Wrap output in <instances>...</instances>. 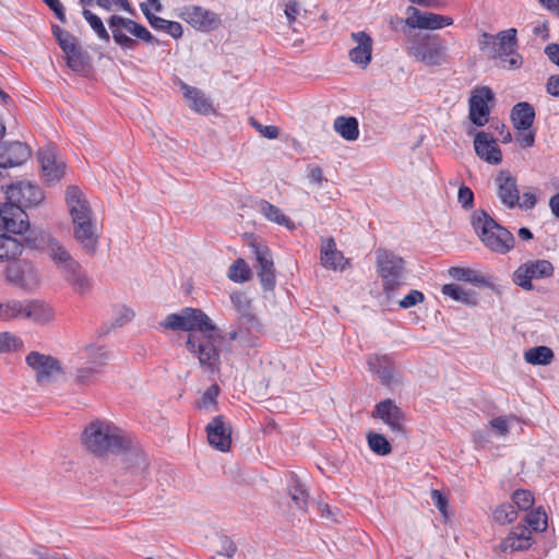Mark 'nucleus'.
I'll return each instance as SVG.
<instances>
[{"instance_id":"nucleus-45","label":"nucleus","mask_w":559,"mask_h":559,"mask_svg":"<svg viewBox=\"0 0 559 559\" xmlns=\"http://www.w3.org/2000/svg\"><path fill=\"white\" fill-rule=\"evenodd\" d=\"M512 501L519 510L526 511L533 507L535 499L530 490L518 489L512 495Z\"/></svg>"},{"instance_id":"nucleus-11","label":"nucleus","mask_w":559,"mask_h":559,"mask_svg":"<svg viewBox=\"0 0 559 559\" xmlns=\"http://www.w3.org/2000/svg\"><path fill=\"white\" fill-rule=\"evenodd\" d=\"M178 16L200 32H211L221 25V19L215 12L200 5L183 7Z\"/></svg>"},{"instance_id":"nucleus-62","label":"nucleus","mask_w":559,"mask_h":559,"mask_svg":"<svg viewBox=\"0 0 559 559\" xmlns=\"http://www.w3.org/2000/svg\"><path fill=\"white\" fill-rule=\"evenodd\" d=\"M431 499H432L435 506L437 507V509L441 513L445 514L447 507H448L447 498L439 490H432L431 491Z\"/></svg>"},{"instance_id":"nucleus-40","label":"nucleus","mask_w":559,"mask_h":559,"mask_svg":"<svg viewBox=\"0 0 559 559\" xmlns=\"http://www.w3.org/2000/svg\"><path fill=\"white\" fill-rule=\"evenodd\" d=\"M251 271L245 260H236L228 269L227 276L235 283H243L250 278Z\"/></svg>"},{"instance_id":"nucleus-9","label":"nucleus","mask_w":559,"mask_h":559,"mask_svg":"<svg viewBox=\"0 0 559 559\" xmlns=\"http://www.w3.org/2000/svg\"><path fill=\"white\" fill-rule=\"evenodd\" d=\"M554 272V265L548 260H528L515 269L512 282L524 290H532L534 280L549 278Z\"/></svg>"},{"instance_id":"nucleus-60","label":"nucleus","mask_w":559,"mask_h":559,"mask_svg":"<svg viewBox=\"0 0 559 559\" xmlns=\"http://www.w3.org/2000/svg\"><path fill=\"white\" fill-rule=\"evenodd\" d=\"M56 14L57 19L64 23L66 22V13L64 8L60 0H43Z\"/></svg>"},{"instance_id":"nucleus-25","label":"nucleus","mask_w":559,"mask_h":559,"mask_svg":"<svg viewBox=\"0 0 559 559\" xmlns=\"http://www.w3.org/2000/svg\"><path fill=\"white\" fill-rule=\"evenodd\" d=\"M255 261L259 264V277L264 289L270 290L275 285V270L270 250L264 246H252Z\"/></svg>"},{"instance_id":"nucleus-52","label":"nucleus","mask_w":559,"mask_h":559,"mask_svg":"<svg viewBox=\"0 0 559 559\" xmlns=\"http://www.w3.org/2000/svg\"><path fill=\"white\" fill-rule=\"evenodd\" d=\"M535 131L530 129H521L516 131L515 141L522 148L532 147L535 144Z\"/></svg>"},{"instance_id":"nucleus-37","label":"nucleus","mask_w":559,"mask_h":559,"mask_svg":"<svg viewBox=\"0 0 559 559\" xmlns=\"http://www.w3.org/2000/svg\"><path fill=\"white\" fill-rule=\"evenodd\" d=\"M45 251L55 267L67 262L71 257V252L56 238H49L45 246Z\"/></svg>"},{"instance_id":"nucleus-54","label":"nucleus","mask_w":559,"mask_h":559,"mask_svg":"<svg viewBox=\"0 0 559 559\" xmlns=\"http://www.w3.org/2000/svg\"><path fill=\"white\" fill-rule=\"evenodd\" d=\"M425 299L424 294L417 289H412L403 299L399 301V305L403 309L414 307Z\"/></svg>"},{"instance_id":"nucleus-18","label":"nucleus","mask_w":559,"mask_h":559,"mask_svg":"<svg viewBox=\"0 0 559 559\" xmlns=\"http://www.w3.org/2000/svg\"><path fill=\"white\" fill-rule=\"evenodd\" d=\"M9 201L20 203L24 207L38 205L44 200L41 189L32 182H17L10 186L7 191Z\"/></svg>"},{"instance_id":"nucleus-24","label":"nucleus","mask_w":559,"mask_h":559,"mask_svg":"<svg viewBox=\"0 0 559 559\" xmlns=\"http://www.w3.org/2000/svg\"><path fill=\"white\" fill-rule=\"evenodd\" d=\"M534 544L533 535L526 525L514 526L507 537L500 543V550L503 552L523 551Z\"/></svg>"},{"instance_id":"nucleus-2","label":"nucleus","mask_w":559,"mask_h":559,"mask_svg":"<svg viewBox=\"0 0 559 559\" xmlns=\"http://www.w3.org/2000/svg\"><path fill=\"white\" fill-rule=\"evenodd\" d=\"M64 199L75 241L87 254H94L99 245V228L86 194L79 187L69 186Z\"/></svg>"},{"instance_id":"nucleus-35","label":"nucleus","mask_w":559,"mask_h":559,"mask_svg":"<svg viewBox=\"0 0 559 559\" xmlns=\"http://www.w3.org/2000/svg\"><path fill=\"white\" fill-rule=\"evenodd\" d=\"M259 212L270 222L278 225L286 226L287 228H294V224L290 219L278 209L265 200H261L258 203Z\"/></svg>"},{"instance_id":"nucleus-57","label":"nucleus","mask_w":559,"mask_h":559,"mask_svg":"<svg viewBox=\"0 0 559 559\" xmlns=\"http://www.w3.org/2000/svg\"><path fill=\"white\" fill-rule=\"evenodd\" d=\"M140 8L146 19H148V16H154L153 12L159 13L163 10V5L159 0H145L141 3Z\"/></svg>"},{"instance_id":"nucleus-7","label":"nucleus","mask_w":559,"mask_h":559,"mask_svg":"<svg viewBox=\"0 0 559 559\" xmlns=\"http://www.w3.org/2000/svg\"><path fill=\"white\" fill-rule=\"evenodd\" d=\"M4 275L8 283L27 293L36 292L43 284L39 267L28 260L11 262L5 267Z\"/></svg>"},{"instance_id":"nucleus-38","label":"nucleus","mask_w":559,"mask_h":559,"mask_svg":"<svg viewBox=\"0 0 559 559\" xmlns=\"http://www.w3.org/2000/svg\"><path fill=\"white\" fill-rule=\"evenodd\" d=\"M525 523L528 525L531 535L533 533H543L547 530L548 521L546 512L542 507L532 510L525 516Z\"/></svg>"},{"instance_id":"nucleus-53","label":"nucleus","mask_w":559,"mask_h":559,"mask_svg":"<svg viewBox=\"0 0 559 559\" xmlns=\"http://www.w3.org/2000/svg\"><path fill=\"white\" fill-rule=\"evenodd\" d=\"M251 126L264 138L274 140L280 135V130L276 126H263L253 118L250 119Z\"/></svg>"},{"instance_id":"nucleus-50","label":"nucleus","mask_w":559,"mask_h":559,"mask_svg":"<svg viewBox=\"0 0 559 559\" xmlns=\"http://www.w3.org/2000/svg\"><path fill=\"white\" fill-rule=\"evenodd\" d=\"M504 69L515 70L521 68L523 63L522 57L515 51V49L510 50V52H503L497 56Z\"/></svg>"},{"instance_id":"nucleus-39","label":"nucleus","mask_w":559,"mask_h":559,"mask_svg":"<svg viewBox=\"0 0 559 559\" xmlns=\"http://www.w3.org/2000/svg\"><path fill=\"white\" fill-rule=\"evenodd\" d=\"M22 301L8 299L0 301V321L21 319Z\"/></svg>"},{"instance_id":"nucleus-4","label":"nucleus","mask_w":559,"mask_h":559,"mask_svg":"<svg viewBox=\"0 0 559 559\" xmlns=\"http://www.w3.org/2000/svg\"><path fill=\"white\" fill-rule=\"evenodd\" d=\"M472 226L484 246L495 253L507 254L515 246V238L512 233L498 224L485 211L474 212Z\"/></svg>"},{"instance_id":"nucleus-30","label":"nucleus","mask_w":559,"mask_h":559,"mask_svg":"<svg viewBox=\"0 0 559 559\" xmlns=\"http://www.w3.org/2000/svg\"><path fill=\"white\" fill-rule=\"evenodd\" d=\"M449 275L456 281L467 282L476 286L487 288L493 287V284L488 276L469 267H450Z\"/></svg>"},{"instance_id":"nucleus-31","label":"nucleus","mask_w":559,"mask_h":559,"mask_svg":"<svg viewBox=\"0 0 559 559\" xmlns=\"http://www.w3.org/2000/svg\"><path fill=\"white\" fill-rule=\"evenodd\" d=\"M535 119V110L528 103H518L511 111V121L516 131L530 129Z\"/></svg>"},{"instance_id":"nucleus-55","label":"nucleus","mask_w":559,"mask_h":559,"mask_svg":"<svg viewBox=\"0 0 559 559\" xmlns=\"http://www.w3.org/2000/svg\"><path fill=\"white\" fill-rule=\"evenodd\" d=\"M537 204V197L534 192L526 191L522 194V197L519 195V204L516 205L518 209L523 211H530L533 210Z\"/></svg>"},{"instance_id":"nucleus-44","label":"nucleus","mask_w":559,"mask_h":559,"mask_svg":"<svg viewBox=\"0 0 559 559\" xmlns=\"http://www.w3.org/2000/svg\"><path fill=\"white\" fill-rule=\"evenodd\" d=\"M83 16L86 20V22L90 24V26L93 28V31L97 34V36L105 40H109V34L106 29V27L103 24V21L100 17H98L96 14L91 12L90 10H83Z\"/></svg>"},{"instance_id":"nucleus-46","label":"nucleus","mask_w":559,"mask_h":559,"mask_svg":"<svg viewBox=\"0 0 559 559\" xmlns=\"http://www.w3.org/2000/svg\"><path fill=\"white\" fill-rule=\"evenodd\" d=\"M230 300L241 317L251 318L250 300L243 293H233L230 295Z\"/></svg>"},{"instance_id":"nucleus-58","label":"nucleus","mask_w":559,"mask_h":559,"mask_svg":"<svg viewBox=\"0 0 559 559\" xmlns=\"http://www.w3.org/2000/svg\"><path fill=\"white\" fill-rule=\"evenodd\" d=\"M19 344V340L9 332L0 333V352H7L15 348Z\"/></svg>"},{"instance_id":"nucleus-21","label":"nucleus","mask_w":559,"mask_h":559,"mask_svg":"<svg viewBox=\"0 0 559 559\" xmlns=\"http://www.w3.org/2000/svg\"><path fill=\"white\" fill-rule=\"evenodd\" d=\"M38 160L41 166V171L47 181H56L63 177L66 165L58 156L55 147L47 146L38 152Z\"/></svg>"},{"instance_id":"nucleus-23","label":"nucleus","mask_w":559,"mask_h":559,"mask_svg":"<svg viewBox=\"0 0 559 559\" xmlns=\"http://www.w3.org/2000/svg\"><path fill=\"white\" fill-rule=\"evenodd\" d=\"M31 156V150L21 142L0 143V168L16 167Z\"/></svg>"},{"instance_id":"nucleus-13","label":"nucleus","mask_w":559,"mask_h":559,"mask_svg":"<svg viewBox=\"0 0 559 559\" xmlns=\"http://www.w3.org/2000/svg\"><path fill=\"white\" fill-rule=\"evenodd\" d=\"M406 14L405 24L411 28L437 31L453 24L450 16L424 12L416 7H408Z\"/></svg>"},{"instance_id":"nucleus-1","label":"nucleus","mask_w":559,"mask_h":559,"mask_svg":"<svg viewBox=\"0 0 559 559\" xmlns=\"http://www.w3.org/2000/svg\"><path fill=\"white\" fill-rule=\"evenodd\" d=\"M160 325L173 331L191 332L186 343L188 350L198 357L204 370L212 373L219 370V354L215 346L218 336L214 323L206 313L187 307L177 313L168 314Z\"/></svg>"},{"instance_id":"nucleus-15","label":"nucleus","mask_w":559,"mask_h":559,"mask_svg":"<svg viewBox=\"0 0 559 559\" xmlns=\"http://www.w3.org/2000/svg\"><path fill=\"white\" fill-rule=\"evenodd\" d=\"M26 364L39 383L49 382L61 372L59 361L56 358L38 352L29 353L26 356Z\"/></svg>"},{"instance_id":"nucleus-19","label":"nucleus","mask_w":559,"mask_h":559,"mask_svg":"<svg viewBox=\"0 0 559 559\" xmlns=\"http://www.w3.org/2000/svg\"><path fill=\"white\" fill-rule=\"evenodd\" d=\"M493 98V94L489 87H480L474 91L469 98V119L471 121L483 127L488 122L490 109L488 103Z\"/></svg>"},{"instance_id":"nucleus-28","label":"nucleus","mask_w":559,"mask_h":559,"mask_svg":"<svg viewBox=\"0 0 559 559\" xmlns=\"http://www.w3.org/2000/svg\"><path fill=\"white\" fill-rule=\"evenodd\" d=\"M181 90L188 106L195 112L201 115H210L214 112V107L211 100L201 90L186 83H181Z\"/></svg>"},{"instance_id":"nucleus-51","label":"nucleus","mask_w":559,"mask_h":559,"mask_svg":"<svg viewBox=\"0 0 559 559\" xmlns=\"http://www.w3.org/2000/svg\"><path fill=\"white\" fill-rule=\"evenodd\" d=\"M53 34L58 40L60 48L66 51L78 46L76 38L69 32L61 29L60 27H53Z\"/></svg>"},{"instance_id":"nucleus-14","label":"nucleus","mask_w":559,"mask_h":559,"mask_svg":"<svg viewBox=\"0 0 559 559\" xmlns=\"http://www.w3.org/2000/svg\"><path fill=\"white\" fill-rule=\"evenodd\" d=\"M23 205L9 201L0 205V226L13 234H23L28 230V216Z\"/></svg>"},{"instance_id":"nucleus-63","label":"nucleus","mask_w":559,"mask_h":559,"mask_svg":"<svg viewBox=\"0 0 559 559\" xmlns=\"http://www.w3.org/2000/svg\"><path fill=\"white\" fill-rule=\"evenodd\" d=\"M547 93L551 96L559 97V74L551 75L546 83Z\"/></svg>"},{"instance_id":"nucleus-42","label":"nucleus","mask_w":559,"mask_h":559,"mask_svg":"<svg viewBox=\"0 0 559 559\" xmlns=\"http://www.w3.org/2000/svg\"><path fill=\"white\" fill-rule=\"evenodd\" d=\"M497 39L499 44L497 56L503 52H510V50H513L516 47V29L509 28L507 31L500 32L497 35Z\"/></svg>"},{"instance_id":"nucleus-5","label":"nucleus","mask_w":559,"mask_h":559,"mask_svg":"<svg viewBox=\"0 0 559 559\" xmlns=\"http://www.w3.org/2000/svg\"><path fill=\"white\" fill-rule=\"evenodd\" d=\"M377 271L388 296L404 284V260L392 251L380 248L376 251Z\"/></svg>"},{"instance_id":"nucleus-61","label":"nucleus","mask_w":559,"mask_h":559,"mask_svg":"<svg viewBox=\"0 0 559 559\" xmlns=\"http://www.w3.org/2000/svg\"><path fill=\"white\" fill-rule=\"evenodd\" d=\"M535 37L540 38L542 40H547L549 38V27L547 21L537 22L532 29Z\"/></svg>"},{"instance_id":"nucleus-33","label":"nucleus","mask_w":559,"mask_h":559,"mask_svg":"<svg viewBox=\"0 0 559 559\" xmlns=\"http://www.w3.org/2000/svg\"><path fill=\"white\" fill-rule=\"evenodd\" d=\"M23 249L21 241L0 231V262L14 260L22 254Z\"/></svg>"},{"instance_id":"nucleus-49","label":"nucleus","mask_w":559,"mask_h":559,"mask_svg":"<svg viewBox=\"0 0 559 559\" xmlns=\"http://www.w3.org/2000/svg\"><path fill=\"white\" fill-rule=\"evenodd\" d=\"M63 52L66 53L67 64L71 69L78 71L84 67V56L79 45Z\"/></svg>"},{"instance_id":"nucleus-32","label":"nucleus","mask_w":559,"mask_h":559,"mask_svg":"<svg viewBox=\"0 0 559 559\" xmlns=\"http://www.w3.org/2000/svg\"><path fill=\"white\" fill-rule=\"evenodd\" d=\"M333 128L346 141H355L359 136L358 121L355 117L340 116L334 120Z\"/></svg>"},{"instance_id":"nucleus-17","label":"nucleus","mask_w":559,"mask_h":559,"mask_svg":"<svg viewBox=\"0 0 559 559\" xmlns=\"http://www.w3.org/2000/svg\"><path fill=\"white\" fill-rule=\"evenodd\" d=\"M372 416L385 424L391 431L403 433L405 415L394 401L386 399L374 406Z\"/></svg>"},{"instance_id":"nucleus-64","label":"nucleus","mask_w":559,"mask_h":559,"mask_svg":"<svg viewBox=\"0 0 559 559\" xmlns=\"http://www.w3.org/2000/svg\"><path fill=\"white\" fill-rule=\"evenodd\" d=\"M545 53L552 63L559 67V44L546 46Z\"/></svg>"},{"instance_id":"nucleus-48","label":"nucleus","mask_w":559,"mask_h":559,"mask_svg":"<svg viewBox=\"0 0 559 559\" xmlns=\"http://www.w3.org/2000/svg\"><path fill=\"white\" fill-rule=\"evenodd\" d=\"M289 495L297 507L304 508L306 506L307 492L305 486L298 479H292V484L289 486Z\"/></svg>"},{"instance_id":"nucleus-12","label":"nucleus","mask_w":559,"mask_h":559,"mask_svg":"<svg viewBox=\"0 0 559 559\" xmlns=\"http://www.w3.org/2000/svg\"><path fill=\"white\" fill-rule=\"evenodd\" d=\"M56 270L74 293L85 294L91 289L92 282L74 257L58 265Z\"/></svg>"},{"instance_id":"nucleus-27","label":"nucleus","mask_w":559,"mask_h":559,"mask_svg":"<svg viewBox=\"0 0 559 559\" xmlns=\"http://www.w3.org/2000/svg\"><path fill=\"white\" fill-rule=\"evenodd\" d=\"M356 46L349 50V59L355 64L366 68L371 61L372 39L365 32L352 33Z\"/></svg>"},{"instance_id":"nucleus-34","label":"nucleus","mask_w":559,"mask_h":559,"mask_svg":"<svg viewBox=\"0 0 559 559\" xmlns=\"http://www.w3.org/2000/svg\"><path fill=\"white\" fill-rule=\"evenodd\" d=\"M554 352L548 346H536L524 352V360L533 366H548L554 360Z\"/></svg>"},{"instance_id":"nucleus-41","label":"nucleus","mask_w":559,"mask_h":559,"mask_svg":"<svg viewBox=\"0 0 559 559\" xmlns=\"http://www.w3.org/2000/svg\"><path fill=\"white\" fill-rule=\"evenodd\" d=\"M367 441L371 451L378 455H388L392 450L386 438L380 433L369 432L367 435Z\"/></svg>"},{"instance_id":"nucleus-56","label":"nucleus","mask_w":559,"mask_h":559,"mask_svg":"<svg viewBox=\"0 0 559 559\" xmlns=\"http://www.w3.org/2000/svg\"><path fill=\"white\" fill-rule=\"evenodd\" d=\"M457 200L462 207L471 209L474 202V193L468 187L462 186L457 192Z\"/></svg>"},{"instance_id":"nucleus-20","label":"nucleus","mask_w":559,"mask_h":559,"mask_svg":"<svg viewBox=\"0 0 559 559\" xmlns=\"http://www.w3.org/2000/svg\"><path fill=\"white\" fill-rule=\"evenodd\" d=\"M497 198L506 207L513 210L519 204L518 180L509 171H500L496 179Z\"/></svg>"},{"instance_id":"nucleus-10","label":"nucleus","mask_w":559,"mask_h":559,"mask_svg":"<svg viewBox=\"0 0 559 559\" xmlns=\"http://www.w3.org/2000/svg\"><path fill=\"white\" fill-rule=\"evenodd\" d=\"M83 353L88 364L76 370L74 381L80 385H88L100 373L108 360V355L103 347L94 344L86 345Z\"/></svg>"},{"instance_id":"nucleus-36","label":"nucleus","mask_w":559,"mask_h":559,"mask_svg":"<svg viewBox=\"0 0 559 559\" xmlns=\"http://www.w3.org/2000/svg\"><path fill=\"white\" fill-rule=\"evenodd\" d=\"M441 292L444 296L464 305H476L477 301L474 292L465 289L457 284H445L442 286Z\"/></svg>"},{"instance_id":"nucleus-3","label":"nucleus","mask_w":559,"mask_h":559,"mask_svg":"<svg viewBox=\"0 0 559 559\" xmlns=\"http://www.w3.org/2000/svg\"><path fill=\"white\" fill-rule=\"evenodd\" d=\"M83 443L96 455L120 453L128 449L129 439L124 432L109 421L97 420L90 424L83 433Z\"/></svg>"},{"instance_id":"nucleus-26","label":"nucleus","mask_w":559,"mask_h":559,"mask_svg":"<svg viewBox=\"0 0 559 559\" xmlns=\"http://www.w3.org/2000/svg\"><path fill=\"white\" fill-rule=\"evenodd\" d=\"M476 154L485 162L497 165L502 159V153L492 136L478 132L474 139Z\"/></svg>"},{"instance_id":"nucleus-16","label":"nucleus","mask_w":559,"mask_h":559,"mask_svg":"<svg viewBox=\"0 0 559 559\" xmlns=\"http://www.w3.org/2000/svg\"><path fill=\"white\" fill-rule=\"evenodd\" d=\"M21 319H27L40 326L50 325L56 320L55 307L41 299L22 301Z\"/></svg>"},{"instance_id":"nucleus-43","label":"nucleus","mask_w":559,"mask_h":559,"mask_svg":"<svg viewBox=\"0 0 559 559\" xmlns=\"http://www.w3.org/2000/svg\"><path fill=\"white\" fill-rule=\"evenodd\" d=\"M518 512L514 507L509 503L498 506L493 511V519L499 524L512 523L516 520Z\"/></svg>"},{"instance_id":"nucleus-22","label":"nucleus","mask_w":559,"mask_h":559,"mask_svg":"<svg viewBox=\"0 0 559 559\" xmlns=\"http://www.w3.org/2000/svg\"><path fill=\"white\" fill-rule=\"evenodd\" d=\"M207 440L210 444L222 451H228L231 444V428L224 420L223 416H216L206 427Z\"/></svg>"},{"instance_id":"nucleus-29","label":"nucleus","mask_w":559,"mask_h":559,"mask_svg":"<svg viewBox=\"0 0 559 559\" xmlns=\"http://www.w3.org/2000/svg\"><path fill=\"white\" fill-rule=\"evenodd\" d=\"M321 262L324 267L332 270H344L348 264L344 254L336 249L335 241L332 238L322 241Z\"/></svg>"},{"instance_id":"nucleus-59","label":"nucleus","mask_w":559,"mask_h":559,"mask_svg":"<svg viewBox=\"0 0 559 559\" xmlns=\"http://www.w3.org/2000/svg\"><path fill=\"white\" fill-rule=\"evenodd\" d=\"M299 12L300 5L298 2L292 0L288 3H286L284 13L289 24H293L296 21Z\"/></svg>"},{"instance_id":"nucleus-47","label":"nucleus","mask_w":559,"mask_h":559,"mask_svg":"<svg viewBox=\"0 0 559 559\" xmlns=\"http://www.w3.org/2000/svg\"><path fill=\"white\" fill-rule=\"evenodd\" d=\"M219 393V388L217 384H212L210 388L205 390L202 394V397L198 402V407L201 409H211L216 404V399Z\"/></svg>"},{"instance_id":"nucleus-6","label":"nucleus","mask_w":559,"mask_h":559,"mask_svg":"<svg viewBox=\"0 0 559 559\" xmlns=\"http://www.w3.org/2000/svg\"><path fill=\"white\" fill-rule=\"evenodd\" d=\"M448 47L439 36L423 35L415 37L407 47L411 57L427 67L441 66L447 61Z\"/></svg>"},{"instance_id":"nucleus-8","label":"nucleus","mask_w":559,"mask_h":559,"mask_svg":"<svg viewBox=\"0 0 559 559\" xmlns=\"http://www.w3.org/2000/svg\"><path fill=\"white\" fill-rule=\"evenodd\" d=\"M108 25L111 29L114 40L126 49L134 48L135 41L127 36L124 32L145 43H151L154 39L146 27L127 17L114 15L109 19Z\"/></svg>"}]
</instances>
